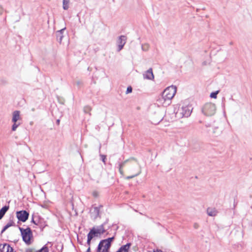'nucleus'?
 I'll return each instance as SVG.
<instances>
[{"label":"nucleus","instance_id":"nucleus-1","mask_svg":"<svg viewBox=\"0 0 252 252\" xmlns=\"http://www.w3.org/2000/svg\"><path fill=\"white\" fill-rule=\"evenodd\" d=\"M127 162H130L127 169V173L130 175L126 177V179H131L141 174V169L138 162L136 159L133 158L126 160L119 164V170L122 175H124V174L123 168Z\"/></svg>","mask_w":252,"mask_h":252},{"label":"nucleus","instance_id":"nucleus-2","mask_svg":"<svg viewBox=\"0 0 252 252\" xmlns=\"http://www.w3.org/2000/svg\"><path fill=\"white\" fill-rule=\"evenodd\" d=\"M176 91L177 88L175 86L172 85L167 87L162 92L161 97L158 99V103L164 106L169 105L171 99L175 95Z\"/></svg>","mask_w":252,"mask_h":252},{"label":"nucleus","instance_id":"nucleus-3","mask_svg":"<svg viewBox=\"0 0 252 252\" xmlns=\"http://www.w3.org/2000/svg\"><path fill=\"white\" fill-rule=\"evenodd\" d=\"M23 240L27 245H30L32 243V233L30 228L27 227L26 229L19 227Z\"/></svg>","mask_w":252,"mask_h":252},{"label":"nucleus","instance_id":"nucleus-4","mask_svg":"<svg viewBox=\"0 0 252 252\" xmlns=\"http://www.w3.org/2000/svg\"><path fill=\"white\" fill-rule=\"evenodd\" d=\"M113 239L114 237H111L101 240L98 245L96 252H107V250H109Z\"/></svg>","mask_w":252,"mask_h":252},{"label":"nucleus","instance_id":"nucleus-5","mask_svg":"<svg viewBox=\"0 0 252 252\" xmlns=\"http://www.w3.org/2000/svg\"><path fill=\"white\" fill-rule=\"evenodd\" d=\"M202 112L206 116H212L216 113V106L214 103H206L203 105Z\"/></svg>","mask_w":252,"mask_h":252},{"label":"nucleus","instance_id":"nucleus-6","mask_svg":"<svg viewBox=\"0 0 252 252\" xmlns=\"http://www.w3.org/2000/svg\"><path fill=\"white\" fill-rule=\"evenodd\" d=\"M191 112V106H182L180 109H179L177 114H179L182 117H188L190 116Z\"/></svg>","mask_w":252,"mask_h":252},{"label":"nucleus","instance_id":"nucleus-7","mask_svg":"<svg viewBox=\"0 0 252 252\" xmlns=\"http://www.w3.org/2000/svg\"><path fill=\"white\" fill-rule=\"evenodd\" d=\"M29 214L25 210L19 211L16 212V217L19 220L25 222L29 218Z\"/></svg>","mask_w":252,"mask_h":252},{"label":"nucleus","instance_id":"nucleus-8","mask_svg":"<svg viewBox=\"0 0 252 252\" xmlns=\"http://www.w3.org/2000/svg\"><path fill=\"white\" fill-rule=\"evenodd\" d=\"M99 235L95 231V227L92 228L87 235V244L90 246L92 239L95 237H98Z\"/></svg>","mask_w":252,"mask_h":252},{"label":"nucleus","instance_id":"nucleus-9","mask_svg":"<svg viewBox=\"0 0 252 252\" xmlns=\"http://www.w3.org/2000/svg\"><path fill=\"white\" fill-rule=\"evenodd\" d=\"M126 41V37L125 35H121L117 40L118 51H120L124 47Z\"/></svg>","mask_w":252,"mask_h":252},{"label":"nucleus","instance_id":"nucleus-10","mask_svg":"<svg viewBox=\"0 0 252 252\" xmlns=\"http://www.w3.org/2000/svg\"><path fill=\"white\" fill-rule=\"evenodd\" d=\"M143 78L145 79L150 80H154V75L153 72V70L152 68H149L146 71H145L143 74Z\"/></svg>","mask_w":252,"mask_h":252},{"label":"nucleus","instance_id":"nucleus-11","mask_svg":"<svg viewBox=\"0 0 252 252\" xmlns=\"http://www.w3.org/2000/svg\"><path fill=\"white\" fill-rule=\"evenodd\" d=\"M208 132L212 136L217 137L220 135L221 131L218 127H214L212 128V130H208Z\"/></svg>","mask_w":252,"mask_h":252},{"label":"nucleus","instance_id":"nucleus-12","mask_svg":"<svg viewBox=\"0 0 252 252\" xmlns=\"http://www.w3.org/2000/svg\"><path fill=\"white\" fill-rule=\"evenodd\" d=\"M101 207V206H100L99 207H94L91 210V213L92 217L94 219H96L97 217L99 216V210L100 208Z\"/></svg>","mask_w":252,"mask_h":252},{"label":"nucleus","instance_id":"nucleus-13","mask_svg":"<svg viewBox=\"0 0 252 252\" xmlns=\"http://www.w3.org/2000/svg\"><path fill=\"white\" fill-rule=\"evenodd\" d=\"M10 251H12V247L9 245L7 244L0 245V252H9Z\"/></svg>","mask_w":252,"mask_h":252},{"label":"nucleus","instance_id":"nucleus-14","mask_svg":"<svg viewBox=\"0 0 252 252\" xmlns=\"http://www.w3.org/2000/svg\"><path fill=\"white\" fill-rule=\"evenodd\" d=\"M20 119V111H15L12 114V121L13 123H17V121Z\"/></svg>","mask_w":252,"mask_h":252},{"label":"nucleus","instance_id":"nucleus-15","mask_svg":"<svg viewBox=\"0 0 252 252\" xmlns=\"http://www.w3.org/2000/svg\"><path fill=\"white\" fill-rule=\"evenodd\" d=\"M64 30L65 28H63L61 30L58 31L56 32L57 39L60 43H61L63 38V32L64 31Z\"/></svg>","mask_w":252,"mask_h":252},{"label":"nucleus","instance_id":"nucleus-16","mask_svg":"<svg viewBox=\"0 0 252 252\" xmlns=\"http://www.w3.org/2000/svg\"><path fill=\"white\" fill-rule=\"evenodd\" d=\"M217 211L215 208H208L207 210V213L210 216H215L217 214Z\"/></svg>","mask_w":252,"mask_h":252},{"label":"nucleus","instance_id":"nucleus-17","mask_svg":"<svg viewBox=\"0 0 252 252\" xmlns=\"http://www.w3.org/2000/svg\"><path fill=\"white\" fill-rule=\"evenodd\" d=\"M130 246V243H127L125 245L122 246L117 252H128V250Z\"/></svg>","mask_w":252,"mask_h":252},{"label":"nucleus","instance_id":"nucleus-18","mask_svg":"<svg viewBox=\"0 0 252 252\" xmlns=\"http://www.w3.org/2000/svg\"><path fill=\"white\" fill-rule=\"evenodd\" d=\"M8 209L9 206H4L0 210V220L3 218Z\"/></svg>","mask_w":252,"mask_h":252},{"label":"nucleus","instance_id":"nucleus-19","mask_svg":"<svg viewBox=\"0 0 252 252\" xmlns=\"http://www.w3.org/2000/svg\"><path fill=\"white\" fill-rule=\"evenodd\" d=\"M95 231L99 235L105 232V230L103 225L95 227Z\"/></svg>","mask_w":252,"mask_h":252},{"label":"nucleus","instance_id":"nucleus-20","mask_svg":"<svg viewBox=\"0 0 252 252\" xmlns=\"http://www.w3.org/2000/svg\"><path fill=\"white\" fill-rule=\"evenodd\" d=\"M50 243L48 242L47 244L44 245L41 249L36 250L37 252H49V249L47 246L48 244Z\"/></svg>","mask_w":252,"mask_h":252},{"label":"nucleus","instance_id":"nucleus-21","mask_svg":"<svg viewBox=\"0 0 252 252\" xmlns=\"http://www.w3.org/2000/svg\"><path fill=\"white\" fill-rule=\"evenodd\" d=\"M69 0H63V8L67 10L69 8Z\"/></svg>","mask_w":252,"mask_h":252},{"label":"nucleus","instance_id":"nucleus-22","mask_svg":"<svg viewBox=\"0 0 252 252\" xmlns=\"http://www.w3.org/2000/svg\"><path fill=\"white\" fill-rule=\"evenodd\" d=\"M141 48L143 51H147L149 49L150 45L148 43H144L142 45Z\"/></svg>","mask_w":252,"mask_h":252},{"label":"nucleus","instance_id":"nucleus-23","mask_svg":"<svg viewBox=\"0 0 252 252\" xmlns=\"http://www.w3.org/2000/svg\"><path fill=\"white\" fill-rule=\"evenodd\" d=\"M92 110V108L89 106H86L84 107V112L85 113H89Z\"/></svg>","mask_w":252,"mask_h":252},{"label":"nucleus","instance_id":"nucleus-24","mask_svg":"<svg viewBox=\"0 0 252 252\" xmlns=\"http://www.w3.org/2000/svg\"><path fill=\"white\" fill-rule=\"evenodd\" d=\"M218 93H219L218 91L215 92H213L211 94L210 97L211 98H216Z\"/></svg>","mask_w":252,"mask_h":252},{"label":"nucleus","instance_id":"nucleus-25","mask_svg":"<svg viewBox=\"0 0 252 252\" xmlns=\"http://www.w3.org/2000/svg\"><path fill=\"white\" fill-rule=\"evenodd\" d=\"M20 125V124H17V123H14L12 126V130L13 131H15L18 126Z\"/></svg>","mask_w":252,"mask_h":252},{"label":"nucleus","instance_id":"nucleus-26","mask_svg":"<svg viewBox=\"0 0 252 252\" xmlns=\"http://www.w3.org/2000/svg\"><path fill=\"white\" fill-rule=\"evenodd\" d=\"M25 252H37V251L34 249H28Z\"/></svg>","mask_w":252,"mask_h":252},{"label":"nucleus","instance_id":"nucleus-27","mask_svg":"<svg viewBox=\"0 0 252 252\" xmlns=\"http://www.w3.org/2000/svg\"><path fill=\"white\" fill-rule=\"evenodd\" d=\"M132 88L131 87H128L126 89V94H129L132 92Z\"/></svg>","mask_w":252,"mask_h":252},{"label":"nucleus","instance_id":"nucleus-28","mask_svg":"<svg viewBox=\"0 0 252 252\" xmlns=\"http://www.w3.org/2000/svg\"><path fill=\"white\" fill-rule=\"evenodd\" d=\"M100 157L101 158L102 161L104 164H105L106 156L101 155H100Z\"/></svg>","mask_w":252,"mask_h":252},{"label":"nucleus","instance_id":"nucleus-29","mask_svg":"<svg viewBox=\"0 0 252 252\" xmlns=\"http://www.w3.org/2000/svg\"><path fill=\"white\" fill-rule=\"evenodd\" d=\"M7 229L6 226H4L1 231V233H3Z\"/></svg>","mask_w":252,"mask_h":252},{"label":"nucleus","instance_id":"nucleus-30","mask_svg":"<svg viewBox=\"0 0 252 252\" xmlns=\"http://www.w3.org/2000/svg\"><path fill=\"white\" fill-rule=\"evenodd\" d=\"M12 223H13L12 222H9V223H8L6 225V226L7 228H9V227H10L11 226H12Z\"/></svg>","mask_w":252,"mask_h":252},{"label":"nucleus","instance_id":"nucleus-31","mask_svg":"<svg viewBox=\"0 0 252 252\" xmlns=\"http://www.w3.org/2000/svg\"><path fill=\"white\" fill-rule=\"evenodd\" d=\"M12 223H13L12 222H9V223H8L6 225V226L7 228H9V227H10L11 226H12Z\"/></svg>","mask_w":252,"mask_h":252},{"label":"nucleus","instance_id":"nucleus-32","mask_svg":"<svg viewBox=\"0 0 252 252\" xmlns=\"http://www.w3.org/2000/svg\"><path fill=\"white\" fill-rule=\"evenodd\" d=\"M12 223H13L12 222H9V223H8L6 225V226L7 228H9V227H10L11 226H12Z\"/></svg>","mask_w":252,"mask_h":252},{"label":"nucleus","instance_id":"nucleus-33","mask_svg":"<svg viewBox=\"0 0 252 252\" xmlns=\"http://www.w3.org/2000/svg\"><path fill=\"white\" fill-rule=\"evenodd\" d=\"M86 252H90V247L88 248L87 251H86Z\"/></svg>","mask_w":252,"mask_h":252},{"label":"nucleus","instance_id":"nucleus-34","mask_svg":"<svg viewBox=\"0 0 252 252\" xmlns=\"http://www.w3.org/2000/svg\"><path fill=\"white\" fill-rule=\"evenodd\" d=\"M153 252H162L160 250H157L156 251H154Z\"/></svg>","mask_w":252,"mask_h":252},{"label":"nucleus","instance_id":"nucleus-35","mask_svg":"<svg viewBox=\"0 0 252 252\" xmlns=\"http://www.w3.org/2000/svg\"><path fill=\"white\" fill-rule=\"evenodd\" d=\"M93 194L94 196H96V195H97V194L95 192H94Z\"/></svg>","mask_w":252,"mask_h":252},{"label":"nucleus","instance_id":"nucleus-36","mask_svg":"<svg viewBox=\"0 0 252 252\" xmlns=\"http://www.w3.org/2000/svg\"><path fill=\"white\" fill-rule=\"evenodd\" d=\"M32 112H34V111H35V109H34V108H32Z\"/></svg>","mask_w":252,"mask_h":252},{"label":"nucleus","instance_id":"nucleus-37","mask_svg":"<svg viewBox=\"0 0 252 252\" xmlns=\"http://www.w3.org/2000/svg\"><path fill=\"white\" fill-rule=\"evenodd\" d=\"M14 252V251H13V248H12V251H10V252Z\"/></svg>","mask_w":252,"mask_h":252},{"label":"nucleus","instance_id":"nucleus-38","mask_svg":"<svg viewBox=\"0 0 252 252\" xmlns=\"http://www.w3.org/2000/svg\"><path fill=\"white\" fill-rule=\"evenodd\" d=\"M32 221L33 223H35V222H34V220H33V219H32Z\"/></svg>","mask_w":252,"mask_h":252},{"label":"nucleus","instance_id":"nucleus-39","mask_svg":"<svg viewBox=\"0 0 252 252\" xmlns=\"http://www.w3.org/2000/svg\"><path fill=\"white\" fill-rule=\"evenodd\" d=\"M77 85H79L80 84V82H78L77 83Z\"/></svg>","mask_w":252,"mask_h":252},{"label":"nucleus","instance_id":"nucleus-40","mask_svg":"<svg viewBox=\"0 0 252 252\" xmlns=\"http://www.w3.org/2000/svg\"><path fill=\"white\" fill-rule=\"evenodd\" d=\"M107 252H109V250H107Z\"/></svg>","mask_w":252,"mask_h":252}]
</instances>
